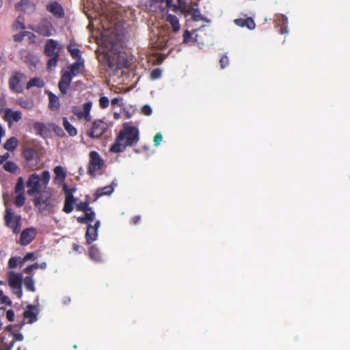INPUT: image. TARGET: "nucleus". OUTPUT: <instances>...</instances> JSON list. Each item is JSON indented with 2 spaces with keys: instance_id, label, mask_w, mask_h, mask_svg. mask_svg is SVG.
<instances>
[{
  "instance_id": "bf43d9fd",
  "label": "nucleus",
  "mask_w": 350,
  "mask_h": 350,
  "mask_svg": "<svg viewBox=\"0 0 350 350\" xmlns=\"http://www.w3.org/2000/svg\"><path fill=\"white\" fill-rule=\"evenodd\" d=\"M23 340V334H20V333H17V334H13L12 339L11 340V341H14V343L16 341H22Z\"/></svg>"
},
{
  "instance_id": "bb28decb",
  "label": "nucleus",
  "mask_w": 350,
  "mask_h": 350,
  "mask_svg": "<svg viewBox=\"0 0 350 350\" xmlns=\"http://www.w3.org/2000/svg\"><path fill=\"white\" fill-rule=\"evenodd\" d=\"M23 315L28 319L29 323H31L37 320V314L35 312L34 306L29 305L27 309L24 312Z\"/></svg>"
},
{
  "instance_id": "2eb2a0df",
  "label": "nucleus",
  "mask_w": 350,
  "mask_h": 350,
  "mask_svg": "<svg viewBox=\"0 0 350 350\" xmlns=\"http://www.w3.org/2000/svg\"><path fill=\"white\" fill-rule=\"evenodd\" d=\"M173 0H151L150 9L152 12L165 11L172 4Z\"/></svg>"
},
{
  "instance_id": "ea45409f",
  "label": "nucleus",
  "mask_w": 350,
  "mask_h": 350,
  "mask_svg": "<svg viewBox=\"0 0 350 350\" xmlns=\"http://www.w3.org/2000/svg\"><path fill=\"white\" fill-rule=\"evenodd\" d=\"M113 191V187L111 185L106 186L97 190L96 196L98 198L104 195H110Z\"/></svg>"
},
{
  "instance_id": "f704fd0d",
  "label": "nucleus",
  "mask_w": 350,
  "mask_h": 350,
  "mask_svg": "<svg viewBox=\"0 0 350 350\" xmlns=\"http://www.w3.org/2000/svg\"><path fill=\"white\" fill-rule=\"evenodd\" d=\"M89 256L92 260L96 262H99L101 260L100 252L95 245H93L90 247L89 250Z\"/></svg>"
},
{
  "instance_id": "13d9d810",
  "label": "nucleus",
  "mask_w": 350,
  "mask_h": 350,
  "mask_svg": "<svg viewBox=\"0 0 350 350\" xmlns=\"http://www.w3.org/2000/svg\"><path fill=\"white\" fill-rule=\"evenodd\" d=\"M0 302L2 304H10V299L5 296L1 291H0Z\"/></svg>"
},
{
  "instance_id": "a18cd8bd",
  "label": "nucleus",
  "mask_w": 350,
  "mask_h": 350,
  "mask_svg": "<svg viewBox=\"0 0 350 350\" xmlns=\"http://www.w3.org/2000/svg\"><path fill=\"white\" fill-rule=\"evenodd\" d=\"M84 213L87 223L91 222L95 219V213L92 211L91 208H89L86 211L84 212Z\"/></svg>"
},
{
  "instance_id": "a211bd4d",
  "label": "nucleus",
  "mask_w": 350,
  "mask_h": 350,
  "mask_svg": "<svg viewBox=\"0 0 350 350\" xmlns=\"http://www.w3.org/2000/svg\"><path fill=\"white\" fill-rule=\"evenodd\" d=\"M36 31H37L40 35L44 36H50L53 35L54 31L53 28L50 22L48 21H42L39 25L36 27V29H33Z\"/></svg>"
},
{
  "instance_id": "a19ab883",
  "label": "nucleus",
  "mask_w": 350,
  "mask_h": 350,
  "mask_svg": "<svg viewBox=\"0 0 350 350\" xmlns=\"http://www.w3.org/2000/svg\"><path fill=\"white\" fill-rule=\"evenodd\" d=\"M24 285L25 288L30 291H35L34 280L31 277H26L24 279Z\"/></svg>"
},
{
  "instance_id": "7c9ffc66",
  "label": "nucleus",
  "mask_w": 350,
  "mask_h": 350,
  "mask_svg": "<svg viewBox=\"0 0 350 350\" xmlns=\"http://www.w3.org/2000/svg\"><path fill=\"white\" fill-rule=\"evenodd\" d=\"M16 104L22 108L30 110L33 109L34 106L33 101L31 99H25L23 98H19L16 100Z\"/></svg>"
},
{
  "instance_id": "680f3d73",
  "label": "nucleus",
  "mask_w": 350,
  "mask_h": 350,
  "mask_svg": "<svg viewBox=\"0 0 350 350\" xmlns=\"http://www.w3.org/2000/svg\"><path fill=\"white\" fill-rule=\"evenodd\" d=\"M191 40H192V38H191V33L188 31H186L183 35V42L185 43H187Z\"/></svg>"
},
{
  "instance_id": "c9c22d12",
  "label": "nucleus",
  "mask_w": 350,
  "mask_h": 350,
  "mask_svg": "<svg viewBox=\"0 0 350 350\" xmlns=\"http://www.w3.org/2000/svg\"><path fill=\"white\" fill-rule=\"evenodd\" d=\"M67 49L73 58L77 59L81 58V51L78 48L76 47V45L74 42H70V44L67 46Z\"/></svg>"
},
{
  "instance_id": "c756f323",
  "label": "nucleus",
  "mask_w": 350,
  "mask_h": 350,
  "mask_svg": "<svg viewBox=\"0 0 350 350\" xmlns=\"http://www.w3.org/2000/svg\"><path fill=\"white\" fill-rule=\"evenodd\" d=\"M63 126L70 136L75 137L77 135V129L69 122L66 118H63Z\"/></svg>"
},
{
  "instance_id": "cd10ccee",
  "label": "nucleus",
  "mask_w": 350,
  "mask_h": 350,
  "mask_svg": "<svg viewBox=\"0 0 350 350\" xmlns=\"http://www.w3.org/2000/svg\"><path fill=\"white\" fill-rule=\"evenodd\" d=\"M178 7L182 12L191 10V8L196 5V0H178Z\"/></svg>"
},
{
  "instance_id": "ddd939ff",
  "label": "nucleus",
  "mask_w": 350,
  "mask_h": 350,
  "mask_svg": "<svg viewBox=\"0 0 350 350\" xmlns=\"http://www.w3.org/2000/svg\"><path fill=\"white\" fill-rule=\"evenodd\" d=\"M100 221H96L94 226L88 224L85 233V239L88 244H90L98 239V231L100 227Z\"/></svg>"
},
{
  "instance_id": "b1692460",
  "label": "nucleus",
  "mask_w": 350,
  "mask_h": 350,
  "mask_svg": "<svg viewBox=\"0 0 350 350\" xmlns=\"http://www.w3.org/2000/svg\"><path fill=\"white\" fill-rule=\"evenodd\" d=\"M55 175V180L58 183H63L66 177V172L64 167L60 165L56 166L54 169Z\"/></svg>"
},
{
  "instance_id": "7ed1b4c3",
  "label": "nucleus",
  "mask_w": 350,
  "mask_h": 350,
  "mask_svg": "<svg viewBox=\"0 0 350 350\" xmlns=\"http://www.w3.org/2000/svg\"><path fill=\"white\" fill-rule=\"evenodd\" d=\"M116 55H112L111 52L103 49V54L98 56V60L101 62L105 66H108V70L115 72L118 69L127 66V62L125 59L121 61L116 59Z\"/></svg>"
},
{
  "instance_id": "49530a36",
  "label": "nucleus",
  "mask_w": 350,
  "mask_h": 350,
  "mask_svg": "<svg viewBox=\"0 0 350 350\" xmlns=\"http://www.w3.org/2000/svg\"><path fill=\"white\" fill-rule=\"evenodd\" d=\"M24 19L21 16H19L14 24V28L15 29H25Z\"/></svg>"
},
{
  "instance_id": "c85d7f7f",
  "label": "nucleus",
  "mask_w": 350,
  "mask_h": 350,
  "mask_svg": "<svg viewBox=\"0 0 350 350\" xmlns=\"http://www.w3.org/2000/svg\"><path fill=\"white\" fill-rule=\"evenodd\" d=\"M48 95H49V98L50 109L53 111L57 110L59 107V98L51 92H49L48 93Z\"/></svg>"
},
{
  "instance_id": "774afa93",
  "label": "nucleus",
  "mask_w": 350,
  "mask_h": 350,
  "mask_svg": "<svg viewBox=\"0 0 350 350\" xmlns=\"http://www.w3.org/2000/svg\"><path fill=\"white\" fill-rule=\"evenodd\" d=\"M77 221L79 222V223H87V221H86V219L85 217H79L77 218Z\"/></svg>"
},
{
  "instance_id": "58836bf2",
  "label": "nucleus",
  "mask_w": 350,
  "mask_h": 350,
  "mask_svg": "<svg viewBox=\"0 0 350 350\" xmlns=\"http://www.w3.org/2000/svg\"><path fill=\"white\" fill-rule=\"evenodd\" d=\"M185 13L190 14L196 21H200L202 19V16L200 14L199 10L197 8V3L191 8V10H187Z\"/></svg>"
},
{
  "instance_id": "39448f33",
  "label": "nucleus",
  "mask_w": 350,
  "mask_h": 350,
  "mask_svg": "<svg viewBox=\"0 0 350 350\" xmlns=\"http://www.w3.org/2000/svg\"><path fill=\"white\" fill-rule=\"evenodd\" d=\"M26 76L21 72H15L9 79V88L14 93L20 94L23 91V83L26 80Z\"/></svg>"
},
{
  "instance_id": "79ce46f5",
  "label": "nucleus",
  "mask_w": 350,
  "mask_h": 350,
  "mask_svg": "<svg viewBox=\"0 0 350 350\" xmlns=\"http://www.w3.org/2000/svg\"><path fill=\"white\" fill-rule=\"evenodd\" d=\"M17 195L15 198V204L18 207L22 206L25 202V197L24 192L16 193Z\"/></svg>"
},
{
  "instance_id": "e2e57ef3",
  "label": "nucleus",
  "mask_w": 350,
  "mask_h": 350,
  "mask_svg": "<svg viewBox=\"0 0 350 350\" xmlns=\"http://www.w3.org/2000/svg\"><path fill=\"white\" fill-rule=\"evenodd\" d=\"M6 316H7V318L8 319V320L12 321L14 320V313L12 310H8L6 312Z\"/></svg>"
},
{
  "instance_id": "473e14b6",
  "label": "nucleus",
  "mask_w": 350,
  "mask_h": 350,
  "mask_svg": "<svg viewBox=\"0 0 350 350\" xmlns=\"http://www.w3.org/2000/svg\"><path fill=\"white\" fill-rule=\"evenodd\" d=\"M18 143V139L15 137H12L4 144V148L8 151H13L16 148Z\"/></svg>"
},
{
  "instance_id": "4d7b16f0",
  "label": "nucleus",
  "mask_w": 350,
  "mask_h": 350,
  "mask_svg": "<svg viewBox=\"0 0 350 350\" xmlns=\"http://www.w3.org/2000/svg\"><path fill=\"white\" fill-rule=\"evenodd\" d=\"M36 259V256L33 252L27 253L23 258V262L29 260H34Z\"/></svg>"
},
{
  "instance_id": "4c0bfd02",
  "label": "nucleus",
  "mask_w": 350,
  "mask_h": 350,
  "mask_svg": "<svg viewBox=\"0 0 350 350\" xmlns=\"http://www.w3.org/2000/svg\"><path fill=\"white\" fill-rule=\"evenodd\" d=\"M3 168L5 171L14 174H16L19 171L17 165L13 161L5 162L3 165Z\"/></svg>"
},
{
  "instance_id": "8fccbe9b",
  "label": "nucleus",
  "mask_w": 350,
  "mask_h": 350,
  "mask_svg": "<svg viewBox=\"0 0 350 350\" xmlns=\"http://www.w3.org/2000/svg\"><path fill=\"white\" fill-rule=\"evenodd\" d=\"M109 100L107 97L103 96L99 100V104L101 108L105 109L109 106Z\"/></svg>"
},
{
  "instance_id": "4be33fe9",
  "label": "nucleus",
  "mask_w": 350,
  "mask_h": 350,
  "mask_svg": "<svg viewBox=\"0 0 350 350\" xmlns=\"http://www.w3.org/2000/svg\"><path fill=\"white\" fill-rule=\"evenodd\" d=\"M234 23L239 27H246L247 29L252 30L255 28V23L252 18H237L234 21Z\"/></svg>"
},
{
  "instance_id": "6ab92c4d",
  "label": "nucleus",
  "mask_w": 350,
  "mask_h": 350,
  "mask_svg": "<svg viewBox=\"0 0 350 350\" xmlns=\"http://www.w3.org/2000/svg\"><path fill=\"white\" fill-rule=\"evenodd\" d=\"M36 232L34 228H27L21 232L20 243L23 245L29 244L35 238Z\"/></svg>"
},
{
  "instance_id": "393cba45",
  "label": "nucleus",
  "mask_w": 350,
  "mask_h": 350,
  "mask_svg": "<svg viewBox=\"0 0 350 350\" xmlns=\"http://www.w3.org/2000/svg\"><path fill=\"white\" fill-rule=\"evenodd\" d=\"M14 346V341H8L6 334L0 335V350H11Z\"/></svg>"
},
{
  "instance_id": "338daca9",
  "label": "nucleus",
  "mask_w": 350,
  "mask_h": 350,
  "mask_svg": "<svg viewBox=\"0 0 350 350\" xmlns=\"http://www.w3.org/2000/svg\"><path fill=\"white\" fill-rule=\"evenodd\" d=\"M120 100V98H114L111 100V105H118L119 103Z\"/></svg>"
},
{
  "instance_id": "5701e85b",
  "label": "nucleus",
  "mask_w": 350,
  "mask_h": 350,
  "mask_svg": "<svg viewBox=\"0 0 350 350\" xmlns=\"http://www.w3.org/2000/svg\"><path fill=\"white\" fill-rule=\"evenodd\" d=\"M83 60L81 58L78 59L76 62L70 66V71L72 75V77L79 75L83 70Z\"/></svg>"
},
{
  "instance_id": "0e129e2a",
  "label": "nucleus",
  "mask_w": 350,
  "mask_h": 350,
  "mask_svg": "<svg viewBox=\"0 0 350 350\" xmlns=\"http://www.w3.org/2000/svg\"><path fill=\"white\" fill-rule=\"evenodd\" d=\"M10 157V154L8 152L5 153L3 155L0 156V164H1L3 162H4L5 160H7Z\"/></svg>"
},
{
  "instance_id": "603ef678",
  "label": "nucleus",
  "mask_w": 350,
  "mask_h": 350,
  "mask_svg": "<svg viewBox=\"0 0 350 350\" xmlns=\"http://www.w3.org/2000/svg\"><path fill=\"white\" fill-rule=\"evenodd\" d=\"M161 76V70L159 68L153 70L151 72L150 77L152 79H157Z\"/></svg>"
},
{
  "instance_id": "69168bd1",
  "label": "nucleus",
  "mask_w": 350,
  "mask_h": 350,
  "mask_svg": "<svg viewBox=\"0 0 350 350\" xmlns=\"http://www.w3.org/2000/svg\"><path fill=\"white\" fill-rule=\"evenodd\" d=\"M280 32L282 34H284V33H288V29H287V27L285 26V24H284L281 28H280Z\"/></svg>"
},
{
  "instance_id": "9d476101",
  "label": "nucleus",
  "mask_w": 350,
  "mask_h": 350,
  "mask_svg": "<svg viewBox=\"0 0 350 350\" xmlns=\"http://www.w3.org/2000/svg\"><path fill=\"white\" fill-rule=\"evenodd\" d=\"M92 103L87 102L83 105L82 109L78 107H74L72 112L79 119L84 118L87 122H90L92 119L90 115Z\"/></svg>"
},
{
  "instance_id": "3c124183",
  "label": "nucleus",
  "mask_w": 350,
  "mask_h": 350,
  "mask_svg": "<svg viewBox=\"0 0 350 350\" xmlns=\"http://www.w3.org/2000/svg\"><path fill=\"white\" fill-rule=\"evenodd\" d=\"M89 208L88 202H80L77 204V209L83 212L86 211Z\"/></svg>"
},
{
  "instance_id": "2f4dec72",
  "label": "nucleus",
  "mask_w": 350,
  "mask_h": 350,
  "mask_svg": "<svg viewBox=\"0 0 350 350\" xmlns=\"http://www.w3.org/2000/svg\"><path fill=\"white\" fill-rule=\"evenodd\" d=\"M166 21L171 25L174 31L176 32L180 29L179 20L176 16L168 14Z\"/></svg>"
},
{
  "instance_id": "09e8293b",
  "label": "nucleus",
  "mask_w": 350,
  "mask_h": 350,
  "mask_svg": "<svg viewBox=\"0 0 350 350\" xmlns=\"http://www.w3.org/2000/svg\"><path fill=\"white\" fill-rule=\"evenodd\" d=\"M141 111L145 116H150L152 113V108L148 105H144L141 109Z\"/></svg>"
},
{
  "instance_id": "e433bc0d",
  "label": "nucleus",
  "mask_w": 350,
  "mask_h": 350,
  "mask_svg": "<svg viewBox=\"0 0 350 350\" xmlns=\"http://www.w3.org/2000/svg\"><path fill=\"white\" fill-rule=\"evenodd\" d=\"M44 85V82L38 77L31 79L27 84V89H30L33 87L42 88Z\"/></svg>"
},
{
  "instance_id": "de8ad7c7",
  "label": "nucleus",
  "mask_w": 350,
  "mask_h": 350,
  "mask_svg": "<svg viewBox=\"0 0 350 350\" xmlns=\"http://www.w3.org/2000/svg\"><path fill=\"white\" fill-rule=\"evenodd\" d=\"M49 127L51 130H53L57 135H59V136L64 135L63 130L61 129V127H59L57 124H55L54 123H50V124H49Z\"/></svg>"
},
{
  "instance_id": "423d86ee",
  "label": "nucleus",
  "mask_w": 350,
  "mask_h": 350,
  "mask_svg": "<svg viewBox=\"0 0 350 350\" xmlns=\"http://www.w3.org/2000/svg\"><path fill=\"white\" fill-rule=\"evenodd\" d=\"M23 277L21 273H15L14 271L8 272V282L10 287L12 288L13 293L21 299L23 295L21 285Z\"/></svg>"
},
{
  "instance_id": "4468645a",
  "label": "nucleus",
  "mask_w": 350,
  "mask_h": 350,
  "mask_svg": "<svg viewBox=\"0 0 350 350\" xmlns=\"http://www.w3.org/2000/svg\"><path fill=\"white\" fill-rule=\"evenodd\" d=\"M3 118L10 127L14 122H18L21 120L22 113L20 111H14L8 108L5 110Z\"/></svg>"
},
{
  "instance_id": "f8f14e48",
  "label": "nucleus",
  "mask_w": 350,
  "mask_h": 350,
  "mask_svg": "<svg viewBox=\"0 0 350 350\" xmlns=\"http://www.w3.org/2000/svg\"><path fill=\"white\" fill-rule=\"evenodd\" d=\"M23 156L26 161L27 167L33 170L39 163V159L36 152L32 148H26L23 151Z\"/></svg>"
},
{
  "instance_id": "f257e3e1",
  "label": "nucleus",
  "mask_w": 350,
  "mask_h": 350,
  "mask_svg": "<svg viewBox=\"0 0 350 350\" xmlns=\"http://www.w3.org/2000/svg\"><path fill=\"white\" fill-rule=\"evenodd\" d=\"M50 178L49 171L43 172L41 177L37 174H32L27 182V186L29 188L27 190L28 195L33 196L34 193H39L42 188H45L50 180Z\"/></svg>"
},
{
  "instance_id": "6e6552de",
  "label": "nucleus",
  "mask_w": 350,
  "mask_h": 350,
  "mask_svg": "<svg viewBox=\"0 0 350 350\" xmlns=\"http://www.w3.org/2000/svg\"><path fill=\"white\" fill-rule=\"evenodd\" d=\"M104 165V160L100 154L96 151H92L90 153V163L88 166V174L94 176L96 173L100 171Z\"/></svg>"
},
{
  "instance_id": "72a5a7b5",
  "label": "nucleus",
  "mask_w": 350,
  "mask_h": 350,
  "mask_svg": "<svg viewBox=\"0 0 350 350\" xmlns=\"http://www.w3.org/2000/svg\"><path fill=\"white\" fill-rule=\"evenodd\" d=\"M33 129L38 134L41 136L46 134L48 129L46 124L40 122H36L33 124Z\"/></svg>"
},
{
  "instance_id": "412c9836",
  "label": "nucleus",
  "mask_w": 350,
  "mask_h": 350,
  "mask_svg": "<svg viewBox=\"0 0 350 350\" xmlns=\"http://www.w3.org/2000/svg\"><path fill=\"white\" fill-rule=\"evenodd\" d=\"M46 9L49 12L57 17H62L64 15V10L62 5L56 1L49 3Z\"/></svg>"
},
{
  "instance_id": "c03bdc74",
  "label": "nucleus",
  "mask_w": 350,
  "mask_h": 350,
  "mask_svg": "<svg viewBox=\"0 0 350 350\" xmlns=\"http://www.w3.org/2000/svg\"><path fill=\"white\" fill-rule=\"evenodd\" d=\"M24 179L23 177H19L18 178L16 185L15 186V192L16 193H21L24 192Z\"/></svg>"
},
{
  "instance_id": "aec40b11",
  "label": "nucleus",
  "mask_w": 350,
  "mask_h": 350,
  "mask_svg": "<svg viewBox=\"0 0 350 350\" xmlns=\"http://www.w3.org/2000/svg\"><path fill=\"white\" fill-rule=\"evenodd\" d=\"M15 9L18 11L32 13L35 10V5L29 0H21L15 4Z\"/></svg>"
},
{
  "instance_id": "a878e982",
  "label": "nucleus",
  "mask_w": 350,
  "mask_h": 350,
  "mask_svg": "<svg viewBox=\"0 0 350 350\" xmlns=\"http://www.w3.org/2000/svg\"><path fill=\"white\" fill-rule=\"evenodd\" d=\"M126 146H128L122 140H119V136L118 135L115 143L110 148V151L115 153L122 152Z\"/></svg>"
},
{
  "instance_id": "f3484780",
  "label": "nucleus",
  "mask_w": 350,
  "mask_h": 350,
  "mask_svg": "<svg viewBox=\"0 0 350 350\" xmlns=\"http://www.w3.org/2000/svg\"><path fill=\"white\" fill-rule=\"evenodd\" d=\"M62 47L56 40L50 39L46 43L44 53L48 56L55 55V54H59V50L62 49Z\"/></svg>"
},
{
  "instance_id": "37998d69",
  "label": "nucleus",
  "mask_w": 350,
  "mask_h": 350,
  "mask_svg": "<svg viewBox=\"0 0 350 350\" xmlns=\"http://www.w3.org/2000/svg\"><path fill=\"white\" fill-rule=\"evenodd\" d=\"M49 56L51 57L49 59V60L48 62V68L51 70V69L54 68L57 65L58 57H59V54H55V55H49Z\"/></svg>"
},
{
  "instance_id": "5fc2aeb1",
  "label": "nucleus",
  "mask_w": 350,
  "mask_h": 350,
  "mask_svg": "<svg viewBox=\"0 0 350 350\" xmlns=\"http://www.w3.org/2000/svg\"><path fill=\"white\" fill-rule=\"evenodd\" d=\"M38 269V263H34L30 266H28L27 267H26L24 270V271L26 273H31L33 270H36V269Z\"/></svg>"
},
{
  "instance_id": "052dcab7",
  "label": "nucleus",
  "mask_w": 350,
  "mask_h": 350,
  "mask_svg": "<svg viewBox=\"0 0 350 350\" xmlns=\"http://www.w3.org/2000/svg\"><path fill=\"white\" fill-rule=\"evenodd\" d=\"M228 64V58L226 55H224L220 59V66L221 68H224Z\"/></svg>"
},
{
  "instance_id": "1a4fd4ad",
  "label": "nucleus",
  "mask_w": 350,
  "mask_h": 350,
  "mask_svg": "<svg viewBox=\"0 0 350 350\" xmlns=\"http://www.w3.org/2000/svg\"><path fill=\"white\" fill-rule=\"evenodd\" d=\"M34 203L40 212L46 213L53 207L54 200L51 196L41 195L34 200Z\"/></svg>"
},
{
  "instance_id": "9b49d317",
  "label": "nucleus",
  "mask_w": 350,
  "mask_h": 350,
  "mask_svg": "<svg viewBox=\"0 0 350 350\" xmlns=\"http://www.w3.org/2000/svg\"><path fill=\"white\" fill-rule=\"evenodd\" d=\"M63 191L66 195L63 211L66 213H69L73 210L72 204L75 202V200L72 193L75 191V189L68 188L66 184H63Z\"/></svg>"
},
{
  "instance_id": "6e6d98bb",
  "label": "nucleus",
  "mask_w": 350,
  "mask_h": 350,
  "mask_svg": "<svg viewBox=\"0 0 350 350\" xmlns=\"http://www.w3.org/2000/svg\"><path fill=\"white\" fill-rule=\"evenodd\" d=\"M163 139V136L161 133H157L154 137V143L155 146H158Z\"/></svg>"
},
{
  "instance_id": "dca6fc26",
  "label": "nucleus",
  "mask_w": 350,
  "mask_h": 350,
  "mask_svg": "<svg viewBox=\"0 0 350 350\" xmlns=\"http://www.w3.org/2000/svg\"><path fill=\"white\" fill-rule=\"evenodd\" d=\"M72 75L69 72H64L58 83V88L62 94H66L72 79Z\"/></svg>"
},
{
  "instance_id": "864d4df0",
  "label": "nucleus",
  "mask_w": 350,
  "mask_h": 350,
  "mask_svg": "<svg viewBox=\"0 0 350 350\" xmlns=\"http://www.w3.org/2000/svg\"><path fill=\"white\" fill-rule=\"evenodd\" d=\"M18 258L12 257L8 261V267L10 269L14 268L17 265Z\"/></svg>"
},
{
  "instance_id": "20e7f679",
  "label": "nucleus",
  "mask_w": 350,
  "mask_h": 350,
  "mask_svg": "<svg viewBox=\"0 0 350 350\" xmlns=\"http://www.w3.org/2000/svg\"><path fill=\"white\" fill-rule=\"evenodd\" d=\"M5 213L4 215V219L5 225L13 229V232L17 234L19 232L21 225V217L14 215L12 208L8 206L7 202L5 200Z\"/></svg>"
},
{
  "instance_id": "0eeeda50",
  "label": "nucleus",
  "mask_w": 350,
  "mask_h": 350,
  "mask_svg": "<svg viewBox=\"0 0 350 350\" xmlns=\"http://www.w3.org/2000/svg\"><path fill=\"white\" fill-rule=\"evenodd\" d=\"M108 125L103 120H95L92 124V127L87 131V135L92 139L100 138L107 130Z\"/></svg>"
},
{
  "instance_id": "f03ea898",
  "label": "nucleus",
  "mask_w": 350,
  "mask_h": 350,
  "mask_svg": "<svg viewBox=\"0 0 350 350\" xmlns=\"http://www.w3.org/2000/svg\"><path fill=\"white\" fill-rule=\"evenodd\" d=\"M119 140H122L128 146L135 145L139 139V129L129 123L124 124L123 129L119 133Z\"/></svg>"
}]
</instances>
